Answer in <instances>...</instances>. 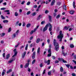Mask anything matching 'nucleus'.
I'll use <instances>...</instances> for the list:
<instances>
[{
  "mask_svg": "<svg viewBox=\"0 0 76 76\" xmlns=\"http://www.w3.org/2000/svg\"><path fill=\"white\" fill-rule=\"evenodd\" d=\"M63 37V34H62V31H60L59 32V35L58 36V38L59 39L60 42L62 41V39Z\"/></svg>",
  "mask_w": 76,
  "mask_h": 76,
  "instance_id": "1",
  "label": "nucleus"
},
{
  "mask_svg": "<svg viewBox=\"0 0 76 76\" xmlns=\"http://www.w3.org/2000/svg\"><path fill=\"white\" fill-rule=\"evenodd\" d=\"M53 44H54L55 47V50L57 51L59 48V45H58V43L56 42V40L55 39L54 40Z\"/></svg>",
  "mask_w": 76,
  "mask_h": 76,
  "instance_id": "2",
  "label": "nucleus"
},
{
  "mask_svg": "<svg viewBox=\"0 0 76 76\" xmlns=\"http://www.w3.org/2000/svg\"><path fill=\"white\" fill-rule=\"evenodd\" d=\"M48 23L47 24V25L45 26V27L43 29V32H45L48 29Z\"/></svg>",
  "mask_w": 76,
  "mask_h": 76,
  "instance_id": "3",
  "label": "nucleus"
},
{
  "mask_svg": "<svg viewBox=\"0 0 76 76\" xmlns=\"http://www.w3.org/2000/svg\"><path fill=\"white\" fill-rule=\"evenodd\" d=\"M13 51L15 53L14 55L12 56V57H14L15 56H16L17 55V54H18V52L17 51H16V49H15L13 50Z\"/></svg>",
  "mask_w": 76,
  "mask_h": 76,
  "instance_id": "4",
  "label": "nucleus"
},
{
  "mask_svg": "<svg viewBox=\"0 0 76 76\" xmlns=\"http://www.w3.org/2000/svg\"><path fill=\"white\" fill-rule=\"evenodd\" d=\"M48 26L49 27V31H51V30H52V26L50 23H48Z\"/></svg>",
  "mask_w": 76,
  "mask_h": 76,
  "instance_id": "5",
  "label": "nucleus"
},
{
  "mask_svg": "<svg viewBox=\"0 0 76 76\" xmlns=\"http://www.w3.org/2000/svg\"><path fill=\"white\" fill-rule=\"evenodd\" d=\"M45 63H47V65H49L50 64V60H48V61L47 60H45Z\"/></svg>",
  "mask_w": 76,
  "mask_h": 76,
  "instance_id": "6",
  "label": "nucleus"
},
{
  "mask_svg": "<svg viewBox=\"0 0 76 76\" xmlns=\"http://www.w3.org/2000/svg\"><path fill=\"white\" fill-rule=\"evenodd\" d=\"M48 53L49 54L48 55V57H51V52L50 49L48 50Z\"/></svg>",
  "mask_w": 76,
  "mask_h": 76,
  "instance_id": "7",
  "label": "nucleus"
},
{
  "mask_svg": "<svg viewBox=\"0 0 76 76\" xmlns=\"http://www.w3.org/2000/svg\"><path fill=\"white\" fill-rule=\"evenodd\" d=\"M15 60V58H14L10 59V60L9 61H8L9 63H12V61H14Z\"/></svg>",
  "mask_w": 76,
  "mask_h": 76,
  "instance_id": "8",
  "label": "nucleus"
},
{
  "mask_svg": "<svg viewBox=\"0 0 76 76\" xmlns=\"http://www.w3.org/2000/svg\"><path fill=\"white\" fill-rule=\"evenodd\" d=\"M10 57V54H8L6 56V58H5V60H6L7 59V60H8L9 58Z\"/></svg>",
  "mask_w": 76,
  "mask_h": 76,
  "instance_id": "9",
  "label": "nucleus"
},
{
  "mask_svg": "<svg viewBox=\"0 0 76 76\" xmlns=\"http://www.w3.org/2000/svg\"><path fill=\"white\" fill-rule=\"evenodd\" d=\"M55 2H56V1L55 0H53L51 4V6H53L54 4V3H55Z\"/></svg>",
  "mask_w": 76,
  "mask_h": 76,
  "instance_id": "10",
  "label": "nucleus"
},
{
  "mask_svg": "<svg viewBox=\"0 0 76 76\" xmlns=\"http://www.w3.org/2000/svg\"><path fill=\"white\" fill-rule=\"evenodd\" d=\"M26 52L25 51L22 54V58H23L25 57V56L26 55Z\"/></svg>",
  "mask_w": 76,
  "mask_h": 76,
  "instance_id": "11",
  "label": "nucleus"
},
{
  "mask_svg": "<svg viewBox=\"0 0 76 76\" xmlns=\"http://www.w3.org/2000/svg\"><path fill=\"white\" fill-rule=\"evenodd\" d=\"M29 63H26L24 66V68H27V67H28L29 66Z\"/></svg>",
  "mask_w": 76,
  "mask_h": 76,
  "instance_id": "12",
  "label": "nucleus"
},
{
  "mask_svg": "<svg viewBox=\"0 0 76 76\" xmlns=\"http://www.w3.org/2000/svg\"><path fill=\"white\" fill-rule=\"evenodd\" d=\"M40 41V38H38L36 40V43H37V44L39 43Z\"/></svg>",
  "mask_w": 76,
  "mask_h": 76,
  "instance_id": "13",
  "label": "nucleus"
},
{
  "mask_svg": "<svg viewBox=\"0 0 76 76\" xmlns=\"http://www.w3.org/2000/svg\"><path fill=\"white\" fill-rule=\"evenodd\" d=\"M58 60H62V61L63 63H67V62L66 61L64 60H63V59H61V58H59Z\"/></svg>",
  "mask_w": 76,
  "mask_h": 76,
  "instance_id": "14",
  "label": "nucleus"
},
{
  "mask_svg": "<svg viewBox=\"0 0 76 76\" xmlns=\"http://www.w3.org/2000/svg\"><path fill=\"white\" fill-rule=\"evenodd\" d=\"M6 35V34L4 33H3L0 34V35L1 37H4V35Z\"/></svg>",
  "mask_w": 76,
  "mask_h": 76,
  "instance_id": "15",
  "label": "nucleus"
},
{
  "mask_svg": "<svg viewBox=\"0 0 76 76\" xmlns=\"http://www.w3.org/2000/svg\"><path fill=\"white\" fill-rule=\"evenodd\" d=\"M6 71L5 70H3V71L2 72V76H4V75L5 74V71Z\"/></svg>",
  "mask_w": 76,
  "mask_h": 76,
  "instance_id": "16",
  "label": "nucleus"
},
{
  "mask_svg": "<svg viewBox=\"0 0 76 76\" xmlns=\"http://www.w3.org/2000/svg\"><path fill=\"white\" fill-rule=\"evenodd\" d=\"M12 71V69H9L8 71L7 72V73H10Z\"/></svg>",
  "mask_w": 76,
  "mask_h": 76,
  "instance_id": "17",
  "label": "nucleus"
},
{
  "mask_svg": "<svg viewBox=\"0 0 76 76\" xmlns=\"http://www.w3.org/2000/svg\"><path fill=\"white\" fill-rule=\"evenodd\" d=\"M69 13L70 14H71V15H73V14H74V13H75V12L73 10H71L70 12H69Z\"/></svg>",
  "mask_w": 76,
  "mask_h": 76,
  "instance_id": "18",
  "label": "nucleus"
},
{
  "mask_svg": "<svg viewBox=\"0 0 76 76\" xmlns=\"http://www.w3.org/2000/svg\"><path fill=\"white\" fill-rule=\"evenodd\" d=\"M12 38H15V37H16V34L14 33V34H13L12 36Z\"/></svg>",
  "mask_w": 76,
  "mask_h": 76,
  "instance_id": "19",
  "label": "nucleus"
},
{
  "mask_svg": "<svg viewBox=\"0 0 76 76\" xmlns=\"http://www.w3.org/2000/svg\"><path fill=\"white\" fill-rule=\"evenodd\" d=\"M63 8L65 10H66L67 9V8H66V5H64Z\"/></svg>",
  "mask_w": 76,
  "mask_h": 76,
  "instance_id": "20",
  "label": "nucleus"
},
{
  "mask_svg": "<svg viewBox=\"0 0 76 76\" xmlns=\"http://www.w3.org/2000/svg\"><path fill=\"white\" fill-rule=\"evenodd\" d=\"M9 22V21L7 20H4L3 21V23H7V22Z\"/></svg>",
  "mask_w": 76,
  "mask_h": 76,
  "instance_id": "21",
  "label": "nucleus"
},
{
  "mask_svg": "<svg viewBox=\"0 0 76 76\" xmlns=\"http://www.w3.org/2000/svg\"><path fill=\"white\" fill-rule=\"evenodd\" d=\"M52 72L53 73H54V74L57 73V72H56V71L54 69L52 70Z\"/></svg>",
  "mask_w": 76,
  "mask_h": 76,
  "instance_id": "22",
  "label": "nucleus"
},
{
  "mask_svg": "<svg viewBox=\"0 0 76 76\" xmlns=\"http://www.w3.org/2000/svg\"><path fill=\"white\" fill-rule=\"evenodd\" d=\"M42 18V15H40L38 17V20H39V19H41V18Z\"/></svg>",
  "mask_w": 76,
  "mask_h": 76,
  "instance_id": "23",
  "label": "nucleus"
},
{
  "mask_svg": "<svg viewBox=\"0 0 76 76\" xmlns=\"http://www.w3.org/2000/svg\"><path fill=\"white\" fill-rule=\"evenodd\" d=\"M60 70L61 72H63V67H61L60 69Z\"/></svg>",
  "mask_w": 76,
  "mask_h": 76,
  "instance_id": "24",
  "label": "nucleus"
},
{
  "mask_svg": "<svg viewBox=\"0 0 76 76\" xmlns=\"http://www.w3.org/2000/svg\"><path fill=\"white\" fill-rule=\"evenodd\" d=\"M31 24L30 23H28L26 27L27 28H29V27H30L31 26Z\"/></svg>",
  "mask_w": 76,
  "mask_h": 76,
  "instance_id": "25",
  "label": "nucleus"
},
{
  "mask_svg": "<svg viewBox=\"0 0 76 76\" xmlns=\"http://www.w3.org/2000/svg\"><path fill=\"white\" fill-rule=\"evenodd\" d=\"M49 19L50 22H51V16H49Z\"/></svg>",
  "mask_w": 76,
  "mask_h": 76,
  "instance_id": "26",
  "label": "nucleus"
},
{
  "mask_svg": "<svg viewBox=\"0 0 76 76\" xmlns=\"http://www.w3.org/2000/svg\"><path fill=\"white\" fill-rule=\"evenodd\" d=\"M28 44H27L26 45V47L25 48V49L26 50H28Z\"/></svg>",
  "mask_w": 76,
  "mask_h": 76,
  "instance_id": "27",
  "label": "nucleus"
},
{
  "mask_svg": "<svg viewBox=\"0 0 76 76\" xmlns=\"http://www.w3.org/2000/svg\"><path fill=\"white\" fill-rule=\"evenodd\" d=\"M62 54H63L64 56H66L67 55V53H65L64 52H62Z\"/></svg>",
  "mask_w": 76,
  "mask_h": 76,
  "instance_id": "28",
  "label": "nucleus"
},
{
  "mask_svg": "<svg viewBox=\"0 0 76 76\" xmlns=\"http://www.w3.org/2000/svg\"><path fill=\"white\" fill-rule=\"evenodd\" d=\"M36 60H35V59H34V60L32 63V64H34V63H35V61H36Z\"/></svg>",
  "mask_w": 76,
  "mask_h": 76,
  "instance_id": "29",
  "label": "nucleus"
},
{
  "mask_svg": "<svg viewBox=\"0 0 76 76\" xmlns=\"http://www.w3.org/2000/svg\"><path fill=\"white\" fill-rule=\"evenodd\" d=\"M15 16H18V13L17 12H15Z\"/></svg>",
  "mask_w": 76,
  "mask_h": 76,
  "instance_id": "30",
  "label": "nucleus"
},
{
  "mask_svg": "<svg viewBox=\"0 0 76 76\" xmlns=\"http://www.w3.org/2000/svg\"><path fill=\"white\" fill-rule=\"evenodd\" d=\"M1 19H5V17L2 15H1Z\"/></svg>",
  "mask_w": 76,
  "mask_h": 76,
  "instance_id": "31",
  "label": "nucleus"
},
{
  "mask_svg": "<svg viewBox=\"0 0 76 76\" xmlns=\"http://www.w3.org/2000/svg\"><path fill=\"white\" fill-rule=\"evenodd\" d=\"M49 49L48 50H50V51H51V45L50 44L49 45Z\"/></svg>",
  "mask_w": 76,
  "mask_h": 76,
  "instance_id": "32",
  "label": "nucleus"
},
{
  "mask_svg": "<svg viewBox=\"0 0 76 76\" xmlns=\"http://www.w3.org/2000/svg\"><path fill=\"white\" fill-rule=\"evenodd\" d=\"M39 51H40V48H39L37 50V53H39Z\"/></svg>",
  "mask_w": 76,
  "mask_h": 76,
  "instance_id": "33",
  "label": "nucleus"
},
{
  "mask_svg": "<svg viewBox=\"0 0 76 76\" xmlns=\"http://www.w3.org/2000/svg\"><path fill=\"white\" fill-rule=\"evenodd\" d=\"M73 6L74 7V8H75V2L73 1Z\"/></svg>",
  "mask_w": 76,
  "mask_h": 76,
  "instance_id": "34",
  "label": "nucleus"
},
{
  "mask_svg": "<svg viewBox=\"0 0 76 76\" xmlns=\"http://www.w3.org/2000/svg\"><path fill=\"white\" fill-rule=\"evenodd\" d=\"M2 56L4 59L5 58V53H4L2 54Z\"/></svg>",
  "mask_w": 76,
  "mask_h": 76,
  "instance_id": "35",
  "label": "nucleus"
},
{
  "mask_svg": "<svg viewBox=\"0 0 76 76\" xmlns=\"http://www.w3.org/2000/svg\"><path fill=\"white\" fill-rule=\"evenodd\" d=\"M12 31V28H10L8 29V32H10Z\"/></svg>",
  "mask_w": 76,
  "mask_h": 76,
  "instance_id": "36",
  "label": "nucleus"
},
{
  "mask_svg": "<svg viewBox=\"0 0 76 76\" xmlns=\"http://www.w3.org/2000/svg\"><path fill=\"white\" fill-rule=\"evenodd\" d=\"M70 47L71 48H74V45L73 44H71L70 45Z\"/></svg>",
  "mask_w": 76,
  "mask_h": 76,
  "instance_id": "37",
  "label": "nucleus"
},
{
  "mask_svg": "<svg viewBox=\"0 0 76 76\" xmlns=\"http://www.w3.org/2000/svg\"><path fill=\"white\" fill-rule=\"evenodd\" d=\"M37 13H36V12H34L33 13L32 15V16H35V15H36Z\"/></svg>",
  "mask_w": 76,
  "mask_h": 76,
  "instance_id": "38",
  "label": "nucleus"
},
{
  "mask_svg": "<svg viewBox=\"0 0 76 76\" xmlns=\"http://www.w3.org/2000/svg\"><path fill=\"white\" fill-rule=\"evenodd\" d=\"M25 22H23V26H25Z\"/></svg>",
  "mask_w": 76,
  "mask_h": 76,
  "instance_id": "39",
  "label": "nucleus"
},
{
  "mask_svg": "<svg viewBox=\"0 0 76 76\" xmlns=\"http://www.w3.org/2000/svg\"><path fill=\"white\" fill-rule=\"evenodd\" d=\"M30 13H31V11H29L28 12H27L26 13V15H29V14H30Z\"/></svg>",
  "mask_w": 76,
  "mask_h": 76,
  "instance_id": "40",
  "label": "nucleus"
},
{
  "mask_svg": "<svg viewBox=\"0 0 76 76\" xmlns=\"http://www.w3.org/2000/svg\"><path fill=\"white\" fill-rule=\"evenodd\" d=\"M60 15H58L56 17V19H58L60 18Z\"/></svg>",
  "mask_w": 76,
  "mask_h": 76,
  "instance_id": "41",
  "label": "nucleus"
},
{
  "mask_svg": "<svg viewBox=\"0 0 76 76\" xmlns=\"http://www.w3.org/2000/svg\"><path fill=\"white\" fill-rule=\"evenodd\" d=\"M34 32V31L32 30L30 32V34H31V35H32V34H33Z\"/></svg>",
  "mask_w": 76,
  "mask_h": 76,
  "instance_id": "42",
  "label": "nucleus"
},
{
  "mask_svg": "<svg viewBox=\"0 0 76 76\" xmlns=\"http://www.w3.org/2000/svg\"><path fill=\"white\" fill-rule=\"evenodd\" d=\"M25 3V1H22L21 4H24Z\"/></svg>",
  "mask_w": 76,
  "mask_h": 76,
  "instance_id": "43",
  "label": "nucleus"
},
{
  "mask_svg": "<svg viewBox=\"0 0 76 76\" xmlns=\"http://www.w3.org/2000/svg\"><path fill=\"white\" fill-rule=\"evenodd\" d=\"M1 10H6V8H4V7H3V8H1Z\"/></svg>",
  "mask_w": 76,
  "mask_h": 76,
  "instance_id": "44",
  "label": "nucleus"
},
{
  "mask_svg": "<svg viewBox=\"0 0 76 76\" xmlns=\"http://www.w3.org/2000/svg\"><path fill=\"white\" fill-rule=\"evenodd\" d=\"M49 12V11L47 10H46L45 11V13L46 14H47V13H48Z\"/></svg>",
  "mask_w": 76,
  "mask_h": 76,
  "instance_id": "45",
  "label": "nucleus"
},
{
  "mask_svg": "<svg viewBox=\"0 0 76 76\" xmlns=\"http://www.w3.org/2000/svg\"><path fill=\"white\" fill-rule=\"evenodd\" d=\"M19 44H20V43L19 42V43H18V44L16 45L15 46V48H16L18 47V46H19Z\"/></svg>",
  "mask_w": 76,
  "mask_h": 76,
  "instance_id": "46",
  "label": "nucleus"
},
{
  "mask_svg": "<svg viewBox=\"0 0 76 76\" xmlns=\"http://www.w3.org/2000/svg\"><path fill=\"white\" fill-rule=\"evenodd\" d=\"M66 66L68 67V68H69V66H70V65L69 64H66L65 65Z\"/></svg>",
  "mask_w": 76,
  "mask_h": 76,
  "instance_id": "47",
  "label": "nucleus"
},
{
  "mask_svg": "<svg viewBox=\"0 0 76 76\" xmlns=\"http://www.w3.org/2000/svg\"><path fill=\"white\" fill-rule=\"evenodd\" d=\"M72 30H73V28H70L69 29V31H72Z\"/></svg>",
  "mask_w": 76,
  "mask_h": 76,
  "instance_id": "48",
  "label": "nucleus"
},
{
  "mask_svg": "<svg viewBox=\"0 0 76 76\" xmlns=\"http://www.w3.org/2000/svg\"><path fill=\"white\" fill-rule=\"evenodd\" d=\"M45 23V21H42V22H41V24L42 25H43L44 23Z\"/></svg>",
  "mask_w": 76,
  "mask_h": 76,
  "instance_id": "49",
  "label": "nucleus"
},
{
  "mask_svg": "<svg viewBox=\"0 0 76 76\" xmlns=\"http://www.w3.org/2000/svg\"><path fill=\"white\" fill-rule=\"evenodd\" d=\"M45 73V69L43 70V75H44Z\"/></svg>",
  "mask_w": 76,
  "mask_h": 76,
  "instance_id": "50",
  "label": "nucleus"
},
{
  "mask_svg": "<svg viewBox=\"0 0 76 76\" xmlns=\"http://www.w3.org/2000/svg\"><path fill=\"white\" fill-rule=\"evenodd\" d=\"M43 65V64H42L41 63L40 64V67H42V66Z\"/></svg>",
  "mask_w": 76,
  "mask_h": 76,
  "instance_id": "51",
  "label": "nucleus"
},
{
  "mask_svg": "<svg viewBox=\"0 0 76 76\" xmlns=\"http://www.w3.org/2000/svg\"><path fill=\"white\" fill-rule=\"evenodd\" d=\"M30 3H31L30 2V1H28L27 2V5H28H28H29V4H30Z\"/></svg>",
  "mask_w": 76,
  "mask_h": 76,
  "instance_id": "52",
  "label": "nucleus"
},
{
  "mask_svg": "<svg viewBox=\"0 0 76 76\" xmlns=\"http://www.w3.org/2000/svg\"><path fill=\"white\" fill-rule=\"evenodd\" d=\"M45 1H42L41 4H43V3L45 4Z\"/></svg>",
  "mask_w": 76,
  "mask_h": 76,
  "instance_id": "53",
  "label": "nucleus"
},
{
  "mask_svg": "<svg viewBox=\"0 0 76 76\" xmlns=\"http://www.w3.org/2000/svg\"><path fill=\"white\" fill-rule=\"evenodd\" d=\"M4 12H10V11L9 10H7L4 11Z\"/></svg>",
  "mask_w": 76,
  "mask_h": 76,
  "instance_id": "54",
  "label": "nucleus"
},
{
  "mask_svg": "<svg viewBox=\"0 0 76 76\" xmlns=\"http://www.w3.org/2000/svg\"><path fill=\"white\" fill-rule=\"evenodd\" d=\"M35 54H36V52H34L33 53V56H35Z\"/></svg>",
  "mask_w": 76,
  "mask_h": 76,
  "instance_id": "55",
  "label": "nucleus"
},
{
  "mask_svg": "<svg viewBox=\"0 0 76 76\" xmlns=\"http://www.w3.org/2000/svg\"><path fill=\"white\" fill-rule=\"evenodd\" d=\"M70 27L71 28H74V25H71L70 26Z\"/></svg>",
  "mask_w": 76,
  "mask_h": 76,
  "instance_id": "56",
  "label": "nucleus"
},
{
  "mask_svg": "<svg viewBox=\"0 0 76 76\" xmlns=\"http://www.w3.org/2000/svg\"><path fill=\"white\" fill-rule=\"evenodd\" d=\"M72 76H76V74L75 73H73L72 74Z\"/></svg>",
  "mask_w": 76,
  "mask_h": 76,
  "instance_id": "57",
  "label": "nucleus"
},
{
  "mask_svg": "<svg viewBox=\"0 0 76 76\" xmlns=\"http://www.w3.org/2000/svg\"><path fill=\"white\" fill-rule=\"evenodd\" d=\"M25 47V46H21L20 47V49H22V48H24Z\"/></svg>",
  "mask_w": 76,
  "mask_h": 76,
  "instance_id": "58",
  "label": "nucleus"
},
{
  "mask_svg": "<svg viewBox=\"0 0 76 76\" xmlns=\"http://www.w3.org/2000/svg\"><path fill=\"white\" fill-rule=\"evenodd\" d=\"M19 30H18L16 32V34H18V33H19Z\"/></svg>",
  "mask_w": 76,
  "mask_h": 76,
  "instance_id": "59",
  "label": "nucleus"
},
{
  "mask_svg": "<svg viewBox=\"0 0 76 76\" xmlns=\"http://www.w3.org/2000/svg\"><path fill=\"white\" fill-rule=\"evenodd\" d=\"M35 56L32 55V58H33V59H34V58H35Z\"/></svg>",
  "mask_w": 76,
  "mask_h": 76,
  "instance_id": "60",
  "label": "nucleus"
},
{
  "mask_svg": "<svg viewBox=\"0 0 76 76\" xmlns=\"http://www.w3.org/2000/svg\"><path fill=\"white\" fill-rule=\"evenodd\" d=\"M57 4L59 6H60V4H61V2H58Z\"/></svg>",
  "mask_w": 76,
  "mask_h": 76,
  "instance_id": "61",
  "label": "nucleus"
},
{
  "mask_svg": "<svg viewBox=\"0 0 76 76\" xmlns=\"http://www.w3.org/2000/svg\"><path fill=\"white\" fill-rule=\"evenodd\" d=\"M33 39V37H31L30 38V40H32Z\"/></svg>",
  "mask_w": 76,
  "mask_h": 76,
  "instance_id": "62",
  "label": "nucleus"
},
{
  "mask_svg": "<svg viewBox=\"0 0 76 76\" xmlns=\"http://www.w3.org/2000/svg\"><path fill=\"white\" fill-rule=\"evenodd\" d=\"M1 44H3L4 43V41L3 40H1Z\"/></svg>",
  "mask_w": 76,
  "mask_h": 76,
  "instance_id": "63",
  "label": "nucleus"
},
{
  "mask_svg": "<svg viewBox=\"0 0 76 76\" xmlns=\"http://www.w3.org/2000/svg\"><path fill=\"white\" fill-rule=\"evenodd\" d=\"M72 61H73V62H74V63H75L76 64V61H75V60H72Z\"/></svg>",
  "mask_w": 76,
  "mask_h": 76,
  "instance_id": "64",
  "label": "nucleus"
}]
</instances>
